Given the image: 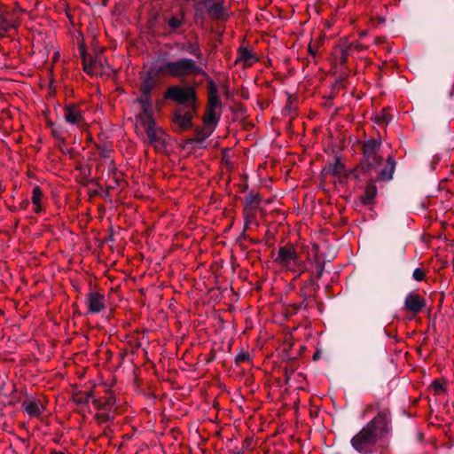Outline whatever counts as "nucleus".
I'll list each match as a JSON object with an SVG mask.
<instances>
[{
	"label": "nucleus",
	"mask_w": 454,
	"mask_h": 454,
	"mask_svg": "<svg viewBox=\"0 0 454 454\" xmlns=\"http://www.w3.org/2000/svg\"><path fill=\"white\" fill-rule=\"evenodd\" d=\"M434 388L436 390L442 389V386L440 383L436 382V381L434 382Z\"/></svg>",
	"instance_id": "2f4dec72"
},
{
	"label": "nucleus",
	"mask_w": 454,
	"mask_h": 454,
	"mask_svg": "<svg viewBox=\"0 0 454 454\" xmlns=\"http://www.w3.org/2000/svg\"><path fill=\"white\" fill-rule=\"evenodd\" d=\"M392 434V421L388 410L380 411L351 441V446L360 454H372L378 442Z\"/></svg>",
	"instance_id": "f257e3e1"
},
{
	"label": "nucleus",
	"mask_w": 454,
	"mask_h": 454,
	"mask_svg": "<svg viewBox=\"0 0 454 454\" xmlns=\"http://www.w3.org/2000/svg\"><path fill=\"white\" fill-rule=\"evenodd\" d=\"M90 397H93V395H92V393H91V392L88 393V395H87V398H90Z\"/></svg>",
	"instance_id": "c9c22d12"
},
{
	"label": "nucleus",
	"mask_w": 454,
	"mask_h": 454,
	"mask_svg": "<svg viewBox=\"0 0 454 454\" xmlns=\"http://www.w3.org/2000/svg\"><path fill=\"white\" fill-rule=\"evenodd\" d=\"M112 418H113V417H112L109 413L106 414V419H107V420H108V419H112Z\"/></svg>",
	"instance_id": "f704fd0d"
},
{
	"label": "nucleus",
	"mask_w": 454,
	"mask_h": 454,
	"mask_svg": "<svg viewBox=\"0 0 454 454\" xmlns=\"http://www.w3.org/2000/svg\"><path fill=\"white\" fill-rule=\"evenodd\" d=\"M273 262L285 271L296 273L297 276L307 270L306 262L301 259L295 246L292 243L279 247L273 255Z\"/></svg>",
	"instance_id": "20e7f679"
},
{
	"label": "nucleus",
	"mask_w": 454,
	"mask_h": 454,
	"mask_svg": "<svg viewBox=\"0 0 454 454\" xmlns=\"http://www.w3.org/2000/svg\"><path fill=\"white\" fill-rule=\"evenodd\" d=\"M195 109L185 108L184 106L177 107L173 116L175 130L182 132L192 127L193 112Z\"/></svg>",
	"instance_id": "9d476101"
},
{
	"label": "nucleus",
	"mask_w": 454,
	"mask_h": 454,
	"mask_svg": "<svg viewBox=\"0 0 454 454\" xmlns=\"http://www.w3.org/2000/svg\"><path fill=\"white\" fill-rule=\"evenodd\" d=\"M51 454H63V453L60 451H52Z\"/></svg>",
	"instance_id": "e433bc0d"
},
{
	"label": "nucleus",
	"mask_w": 454,
	"mask_h": 454,
	"mask_svg": "<svg viewBox=\"0 0 454 454\" xmlns=\"http://www.w3.org/2000/svg\"><path fill=\"white\" fill-rule=\"evenodd\" d=\"M237 54L238 56L235 62L241 64L244 68L251 67L259 59L253 51L246 46L239 47Z\"/></svg>",
	"instance_id": "2eb2a0df"
},
{
	"label": "nucleus",
	"mask_w": 454,
	"mask_h": 454,
	"mask_svg": "<svg viewBox=\"0 0 454 454\" xmlns=\"http://www.w3.org/2000/svg\"><path fill=\"white\" fill-rule=\"evenodd\" d=\"M24 411L30 418H40L45 407L39 400L27 399L22 403Z\"/></svg>",
	"instance_id": "a211bd4d"
},
{
	"label": "nucleus",
	"mask_w": 454,
	"mask_h": 454,
	"mask_svg": "<svg viewBox=\"0 0 454 454\" xmlns=\"http://www.w3.org/2000/svg\"><path fill=\"white\" fill-rule=\"evenodd\" d=\"M20 9L0 6V37L4 36L8 31L20 26Z\"/></svg>",
	"instance_id": "6e6552de"
},
{
	"label": "nucleus",
	"mask_w": 454,
	"mask_h": 454,
	"mask_svg": "<svg viewBox=\"0 0 454 454\" xmlns=\"http://www.w3.org/2000/svg\"><path fill=\"white\" fill-rule=\"evenodd\" d=\"M352 48H354V49H356L357 51H360V50L364 49V47L361 44H359V43H351L349 45V49H352Z\"/></svg>",
	"instance_id": "c756f323"
},
{
	"label": "nucleus",
	"mask_w": 454,
	"mask_h": 454,
	"mask_svg": "<svg viewBox=\"0 0 454 454\" xmlns=\"http://www.w3.org/2000/svg\"><path fill=\"white\" fill-rule=\"evenodd\" d=\"M167 99H173L174 101L186 105L185 108L195 109L196 106V91L194 88L191 86H171L169 87L164 95Z\"/></svg>",
	"instance_id": "423d86ee"
},
{
	"label": "nucleus",
	"mask_w": 454,
	"mask_h": 454,
	"mask_svg": "<svg viewBox=\"0 0 454 454\" xmlns=\"http://www.w3.org/2000/svg\"><path fill=\"white\" fill-rule=\"evenodd\" d=\"M221 116V110L207 107L204 116V124L207 130L206 136H209L218 124Z\"/></svg>",
	"instance_id": "f3484780"
},
{
	"label": "nucleus",
	"mask_w": 454,
	"mask_h": 454,
	"mask_svg": "<svg viewBox=\"0 0 454 454\" xmlns=\"http://www.w3.org/2000/svg\"><path fill=\"white\" fill-rule=\"evenodd\" d=\"M83 69L84 71L92 75H96L100 73L103 69V60L101 58H95L88 60L86 54L83 50L81 51Z\"/></svg>",
	"instance_id": "dca6fc26"
},
{
	"label": "nucleus",
	"mask_w": 454,
	"mask_h": 454,
	"mask_svg": "<svg viewBox=\"0 0 454 454\" xmlns=\"http://www.w3.org/2000/svg\"><path fill=\"white\" fill-rule=\"evenodd\" d=\"M186 12L178 9L162 14V29L166 35H182L185 31Z\"/></svg>",
	"instance_id": "39448f33"
},
{
	"label": "nucleus",
	"mask_w": 454,
	"mask_h": 454,
	"mask_svg": "<svg viewBox=\"0 0 454 454\" xmlns=\"http://www.w3.org/2000/svg\"><path fill=\"white\" fill-rule=\"evenodd\" d=\"M378 122H385L387 123L392 120V117L388 114L387 111H382L380 114L376 117Z\"/></svg>",
	"instance_id": "c85d7f7f"
},
{
	"label": "nucleus",
	"mask_w": 454,
	"mask_h": 454,
	"mask_svg": "<svg viewBox=\"0 0 454 454\" xmlns=\"http://www.w3.org/2000/svg\"><path fill=\"white\" fill-rule=\"evenodd\" d=\"M309 52H310V54H314L313 50H311L310 48H309Z\"/></svg>",
	"instance_id": "4c0bfd02"
},
{
	"label": "nucleus",
	"mask_w": 454,
	"mask_h": 454,
	"mask_svg": "<svg viewBox=\"0 0 454 454\" xmlns=\"http://www.w3.org/2000/svg\"><path fill=\"white\" fill-rule=\"evenodd\" d=\"M376 194H377L376 185L373 183L369 184L366 186L364 195L362 198L363 204H364V205L372 204Z\"/></svg>",
	"instance_id": "5701e85b"
},
{
	"label": "nucleus",
	"mask_w": 454,
	"mask_h": 454,
	"mask_svg": "<svg viewBox=\"0 0 454 454\" xmlns=\"http://www.w3.org/2000/svg\"><path fill=\"white\" fill-rule=\"evenodd\" d=\"M384 42H385V38H383V37H377L374 40V43H376V44H381Z\"/></svg>",
	"instance_id": "7c9ffc66"
},
{
	"label": "nucleus",
	"mask_w": 454,
	"mask_h": 454,
	"mask_svg": "<svg viewBox=\"0 0 454 454\" xmlns=\"http://www.w3.org/2000/svg\"><path fill=\"white\" fill-rule=\"evenodd\" d=\"M133 103L134 105H137L138 107L136 114V123L137 127L155 122L153 99L136 98Z\"/></svg>",
	"instance_id": "0eeeda50"
},
{
	"label": "nucleus",
	"mask_w": 454,
	"mask_h": 454,
	"mask_svg": "<svg viewBox=\"0 0 454 454\" xmlns=\"http://www.w3.org/2000/svg\"><path fill=\"white\" fill-rule=\"evenodd\" d=\"M381 142L379 139H368L364 141L363 149V159L359 166L355 171H361L366 174L368 177L372 176L373 172H377V181H389L393 177V173L395 168V161L394 158L389 155L387 159V164L380 171H378L379 167L382 163V157L379 154Z\"/></svg>",
	"instance_id": "f03ea898"
},
{
	"label": "nucleus",
	"mask_w": 454,
	"mask_h": 454,
	"mask_svg": "<svg viewBox=\"0 0 454 454\" xmlns=\"http://www.w3.org/2000/svg\"><path fill=\"white\" fill-rule=\"evenodd\" d=\"M331 172L334 176H341L344 173V165L339 158H335L334 163L331 168Z\"/></svg>",
	"instance_id": "a878e982"
},
{
	"label": "nucleus",
	"mask_w": 454,
	"mask_h": 454,
	"mask_svg": "<svg viewBox=\"0 0 454 454\" xmlns=\"http://www.w3.org/2000/svg\"><path fill=\"white\" fill-rule=\"evenodd\" d=\"M43 195V191L41 190V188L39 186L34 187L33 192H32V202L35 206V212L37 214L40 213L42 210L41 201H42Z\"/></svg>",
	"instance_id": "b1692460"
},
{
	"label": "nucleus",
	"mask_w": 454,
	"mask_h": 454,
	"mask_svg": "<svg viewBox=\"0 0 454 454\" xmlns=\"http://www.w3.org/2000/svg\"><path fill=\"white\" fill-rule=\"evenodd\" d=\"M98 151L102 158H109L112 153V150L106 145H98Z\"/></svg>",
	"instance_id": "bb28decb"
},
{
	"label": "nucleus",
	"mask_w": 454,
	"mask_h": 454,
	"mask_svg": "<svg viewBox=\"0 0 454 454\" xmlns=\"http://www.w3.org/2000/svg\"><path fill=\"white\" fill-rule=\"evenodd\" d=\"M234 454H242L240 451H237Z\"/></svg>",
	"instance_id": "58836bf2"
},
{
	"label": "nucleus",
	"mask_w": 454,
	"mask_h": 454,
	"mask_svg": "<svg viewBox=\"0 0 454 454\" xmlns=\"http://www.w3.org/2000/svg\"><path fill=\"white\" fill-rule=\"evenodd\" d=\"M156 87V81L150 75L145 77L140 86V96L137 98L152 99V91Z\"/></svg>",
	"instance_id": "aec40b11"
},
{
	"label": "nucleus",
	"mask_w": 454,
	"mask_h": 454,
	"mask_svg": "<svg viewBox=\"0 0 454 454\" xmlns=\"http://www.w3.org/2000/svg\"><path fill=\"white\" fill-rule=\"evenodd\" d=\"M146 134L148 145L153 146L156 151L163 150L166 145V133L157 125L156 121L141 127Z\"/></svg>",
	"instance_id": "1a4fd4ad"
},
{
	"label": "nucleus",
	"mask_w": 454,
	"mask_h": 454,
	"mask_svg": "<svg viewBox=\"0 0 454 454\" xmlns=\"http://www.w3.org/2000/svg\"><path fill=\"white\" fill-rule=\"evenodd\" d=\"M254 203H255V206H254V207H257V205H258V201L255 200V198L251 197V198H250V200H249V203H250V204H253V203H254Z\"/></svg>",
	"instance_id": "473e14b6"
},
{
	"label": "nucleus",
	"mask_w": 454,
	"mask_h": 454,
	"mask_svg": "<svg viewBox=\"0 0 454 454\" xmlns=\"http://www.w3.org/2000/svg\"><path fill=\"white\" fill-rule=\"evenodd\" d=\"M115 403L116 399L114 393L110 390L106 393L104 397L94 398L92 400V403L96 409L107 412H111L113 410H114Z\"/></svg>",
	"instance_id": "4468645a"
},
{
	"label": "nucleus",
	"mask_w": 454,
	"mask_h": 454,
	"mask_svg": "<svg viewBox=\"0 0 454 454\" xmlns=\"http://www.w3.org/2000/svg\"><path fill=\"white\" fill-rule=\"evenodd\" d=\"M325 263L323 262H316V269L311 270L310 275L311 278L309 280V284L316 285L315 279H319L324 272Z\"/></svg>",
	"instance_id": "393cba45"
},
{
	"label": "nucleus",
	"mask_w": 454,
	"mask_h": 454,
	"mask_svg": "<svg viewBox=\"0 0 454 454\" xmlns=\"http://www.w3.org/2000/svg\"><path fill=\"white\" fill-rule=\"evenodd\" d=\"M427 306V301L417 293H409L403 301V309L413 315L420 313Z\"/></svg>",
	"instance_id": "f8f14e48"
},
{
	"label": "nucleus",
	"mask_w": 454,
	"mask_h": 454,
	"mask_svg": "<svg viewBox=\"0 0 454 454\" xmlns=\"http://www.w3.org/2000/svg\"><path fill=\"white\" fill-rule=\"evenodd\" d=\"M245 355H239L237 356V361H243L245 359Z\"/></svg>",
	"instance_id": "72a5a7b5"
},
{
	"label": "nucleus",
	"mask_w": 454,
	"mask_h": 454,
	"mask_svg": "<svg viewBox=\"0 0 454 454\" xmlns=\"http://www.w3.org/2000/svg\"><path fill=\"white\" fill-rule=\"evenodd\" d=\"M86 303L88 313L97 314L105 309V296L97 292H90L87 294Z\"/></svg>",
	"instance_id": "ddd939ff"
},
{
	"label": "nucleus",
	"mask_w": 454,
	"mask_h": 454,
	"mask_svg": "<svg viewBox=\"0 0 454 454\" xmlns=\"http://www.w3.org/2000/svg\"><path fill=\"white\" fill-rule=\"evenodd\" d=\"M179 50L195 57L197 59H201L202 58V51L198 43L185 42L181 45Z\"/></svg>",
	"instance_id": "4be33fe9"
},
{
	"label": "nucleus",
	"mask_w": 454,
	"mask_h": 454,
	"mask_svg": "<svg viewBox=\"0 0 454 454\" xmlns=\"http://www.w3.org/2000/svg\"><path fill=\"white\" fill-rule=\"evenodd\" d=\"M63 118L68 124L82 127L84 125L83 112L78 105L67 104L63 108Z\"/></svg>",
	"instance_id": "9b49d317"
},
{
	"label": "nucleus",
	"mask_w": 454,
	"mask_h": 454,
	"mask_svg": "<svg viewBox=\"0 0 454 454\" xmlns=\"http://www.w3.org/2000/svg\"><path fill=\"white\" fill-rule=\"evenodd\" d=\"M208 108L221 110L222 103L218 96V90L212 79H207Z\"/></svg>",
	"instance_id": "6ab92c4d"
},
{
	"label": "nucleus",
	"mask_w": 454,
	"mask_h": 454,
	"mask_svg": "<svg viewBox=\"0 0 454 454\" xmlns=\"http://www.w3.org/2000/svg\"><path fill=\"white\" fill-rule=\"evenodd\" d=\"M426 277L425 270L420 268H417L413 270L412 278L414 280L419 282L422 281Z\"/></svg>",
	"instance_id": "cd10ccee"
},
{
	"label": "nucleus",
	"mask_w": 454,
	"mask_h": 454,
	"mask_svg": "<svg viewBox=\"0 0 454 454\" xmlns=\"http://www.w3.org/2000/svg\"><path fill=\"white\" fill-rule=\"evenodd\" d=\"M158 72L178 79L200 75L207 79L208 78V74L203 68L202 63L190 58H180L174 61H164L159 65Z\"/></svg>",
	"instance_id": "7ed1b4c3"
},
{
	"label": "nucleus",
	"mask_w": 454,
	"mask_h": 454,
	"mask_svg": "<svg viewBox=\"0 0 454 454\" xmlns=\"http://www.w3.org/2000/svg\"><path fill=\"white\" fill-rule=\"evenodd\" d=\"M208 15L213 19H223L224 15L223 4L219 2L207 1L205 3Z\"/></svg>",
	"instance_id": "412c9836"
}]
</instances>
